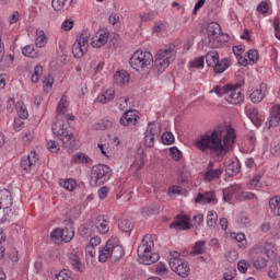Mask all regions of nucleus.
Instances as JSON below:
<instances>
[{"instance_id":"obj_53","label":"nucleus","mask_w":280,"mask_h":280,"mask_svg":"<svg viewBox=\"0 0 280 280\" xmlns=\"http://www.w3.org/2000/svg\"><path fill=\"white\" fill-rule=\"evenodd\" d=\"M190 67L195 69H202L205 67V56L197 57L194 61H190Z\"/></svg>"},{"instance_id":"obj_49","label":"nucleus","mask_w":280,"mask_h":280,"mask_svg":"<svg viewBox=\"0 0 280 280\" xmlns=\"http://www.w3.org/2000/svg\"><path fill=\"white\" fill-rule=\"evenodd\" d=\"M207 242L205 241H197L195 245L192 246V254L194 255H202L205 253V245Z\"/></svg>"},{"instance_id":"obj_55","label":"nucleus","mask_w":280,"mask_h":280,"mask_svg":"<svg viewBox=\"0 0 280 280\" xmlns=\"http://www.w3.org/2000/svg\"><path fill=\"white\" fill-rule=\"evenodd\" d=\"M43 73V66H36L34 69V73L31 77V81L33 84H36L38 82V77Z\"/></svg>"},{"instance_id":"obj_40","label":"nucleus","mask_w":280,"mask_h":280,"mask_svg":"<svg viewBox=\"0 0 280 280\" xmlns=\"http://www.w3.org/2000/svg\"><path fill=\"white\" fill-rule=\"evenodd\" d=\"M61 233H62V241L66 243L71 242V240H73L75 235V231L73 230V228L61 229Z\"/></svg>"},{"instance_id":"obj_64","label":"nucleus","mask_w":280,"mask_h":280,"mask_svg":"<svg viewBox=\"0 0 280 280\" xmlns=\"http://www.w3.org/2000/svg\"><path fill=\"white\" fill-rule=\"evenodd\" d=\"M280 20L278 16L275 18L273 20V30H275V36L280 40Z\"/></svg>"},{"instance_id":"obj_30","label":"nucleus","mask_w":280,"mask_h":280,"mask_svg":"<svg viewBox=\"0 0 280 280\" xmlns=\"http://www.w3.org/2000/svg\"><path fill=\"white\" fill-rule=\"evenodd\" d=\"M108 36H109L108 32L101 33L97 38V42H92V47H96V48L104 47V45L108 43Z\"/></svg>"},{"instance_id":"obj_51","label":"nucleus","mask_w":280,"mask_h":280,"mask_svg":"<svg viewBox=\"0 0 280 280\" xmlns=\"http://www.w3.org/2000/svg\"><path fill=\"white\" fill-rule=\"evenodd\" d=\"M170 154L173 161H180V159H183V152L179 151L177 147L170 148Z\"/></svg>"},{"instance_id":"obj_36","label":"nucleus","mask_w":280,"mask_h":280,"mask_svg":"<svg viewBox=\"0 0 280 280\" xmlns=\"http://www.w3.org/2000/svg\"><path fill=\"white\" fill-rule=\"evenodd\" d=\"M252 261H253V266H254V268H256V270L264 269L267 266V264H268L266 258H264L261 256L253 257Z\"/></svg>"},{"instance_id":"obj_59","label":"nucleus","mask_w":280,"mask_h":280,"mask_svg":"<svg viewBox=\"0 0 280 280\" xmlns=\"http://www.w3.org/2000/svg\"><path fill=\"white\" fill-rule=\"evenodd\" d=\"M56 280H73L71 276H69V271L67 269L61 270L59 273L55 276Z\"/></svg>"},{"instance_id":"obj_25","label":"nucleus","mask_w":280,"mask_h":280,"mask_svg":"<svg viewBox=\"0 0 280 280\" xmlns=\"http://www.w3.org/2000/svg\"><path fill=\"white\" fill-rule=\"evenodd\" d=\"M247 117L256 126V128L261 127V119H259V110L257 108L247 109Z\"/></svg>"},{"instance_id":"obj_37","label":"nucleus","mask_w":280,"mask_h":280,"mask_svg":"<svg viewBox=\"0 0 280 280\" xmlns=\"http://www.w3.org/2000/svg\"><path fill=\"white\" fill-rule=\"evenodd\" d=\"M253 104H259L260 102L264 101V97L266 95L264 94V91L261 89L255 90L250 95H249Z\"/></svg>"},{"instance_id":"obj_34","label":"nucleus","mask_w":280,"mask_h":280,"mask_svg":"<svg viewBox=\"0 0 280 280\" xmlns=\"http://www.w3.org/2000/svg\"><path fill=\"white\" fill-rule=\"evenodd\" d=\"M69 110V101H67V96H62L57 105L58 115H65Z\"/></svg>"},{"instance_id":"obj_45","label":"nucleus","mask_w":280,"mask_h":280,"mask_svg":"<svg viewBox=\"0 0 280 280\" xmlns=\"http://www.w3.org/2000/svg\"><path fill=\"white\" fill-rule=\"evenodd\" d=\"M115 100V90H107L100 98L101 104H106Z\"/></svg>"},{"instance_id":"obj_57","label":"nucleus","mask_w":280,"mask_h":280,"mask_svg":"<svg viewBox=\"0 0 280 280\" xmlns=\"http://www.w3.org/2000/svg\"><path fill=\"white\" fill-rule=\"evenodd\" d=\"M247 58L250 62H258L259 61V51L257 49H250L247 52Z\"/></svg>"},{"instance_id":"obj_19","label":"nucleus","mask_w":280,"mask_h":280,"mask_svg":"<svg viewBox=\"0 0 280 280\" xmlns=\"http://www.w3.org/2000/svg\"><path fill=\"white\" fill-rule=\"evenodd\" d=\"M69 264H71L72 268L77 270V272H83L84 271V264H82V260L80 259V256L78 254L71 253L68 256Z\"/></svg>"},{"instance_id":"obj_41","label":"nucleus","mask_w":280,"mask_h":280,"mask_svg":"<svg viewBox=\"0 0 280 280\" xmlns=\"http://www.w3.org/2000/svg\"><path fill=\"white\" fill-rule=\"evenodd\" d=\"M93 231H95V225L90 223L79 230L81 237H91L93 235Z\"/></svg>"},{"instance_id":"obj_32","label":"nucleus","mask_w":280,"mask_h":280,"mask_svg":"<svg viewBox=\"0 0 280 280\" xmlns=\"http://www.w3.org/2000/svg\"><path fill=\"white\" fill-rule=\"evenodd\" d=\"M229 89H231V84H226L224 86L222 85H215L210 93H215V95H218V97H222V95H228L229 93Z\"/></svg>"},{"instance_id":"obj_44","label":"nucleus","mask_w":280,"mask_h":280,"mask_svg":"<svg viewBox=\"0 0 280 280\" xmlns=\"http://www.w3.org/2000/svg\"><path fill=\"white\" fill-rule=\"evenodd\" d=\"M50 240L55 244H60L62 241V229L57 228L50 233Z\"/></svg>"},{"instance_id":"obj_6","label":"nucleus","mask_w":280,"mask_h":280,"mask_svg":"<svg viewBox=\"0 0 280 280\" xmlns=\"http://www.w3.org/2000/svg\"><path fill=\"white\" fill-rule=\"evenodd\" d=\"M152 62H154V57H152V52L143 50H137L129 60L130 67L135 71H141L145 69V67H150Z\"/></svg>"},{"instance_id":"obj_9","label":"nucleus","mask_w":280,"mask_h":280,"mask_svg":"<svg viewBox=\"0 0 280 280\" xmlns=\"http://www.w3.org/2000/svg\"><path fill=\"white\" fill-rule=\"evenodd\" d=\"M168 264L171 270L176 272L182 279H187V277H189L191 269L189 268V262L187 260L183 258H171Z\"/></svg>"},{"instance_id":"obj_26","label":"nucleus","mask_w":280,"mask_h":280,"mask_svg":"<svg viewBox=\"0 0 280 280\" xmlns=\"http://www.w3.org/2000/svg\"><path fill=\"white\" fill-rule=\"evenodd\" d=\"M224 170L222 167L215 168L214 171L206 172L203 174V178L206 183H211V180H215L222 176Z\"/></svg>"},{"instance_id":"obj_14","label":"nucleus","mask_w":280,"mask_h":280,"mask_svg":"<svg viewBox=\"0 0 280 280\" xmlns=\"http://www.w3.org/2000/svg\"><path fill=\"white\" fill-rule=\"evenodd\" d=\"M118 229L122 233L130 235V233H132L135 230V221L131 218L124 215L118 220Z\"/></svg>"},{"instance_id":"obj_15","label":"nucleus","mask_w":280,"mask_h":280,"mask_svg":"<svg viewBox=\"0 0 280 280\" xmlns=\"http://www.w3.org/2000/svg\"><path fill=\"white\" fill-rule=\"evenodd\" d=\"M36 163H38V155L36 154V152H31L28 156L22 158L20 165L22 170H24L25 172H30V170L34 167Z\"/></svg>"},{"instance_id":"obj_52","label":"nucleus","mask_w":280,"mask_h":280,"mask_svg":"<svg viewBox=\"0 0 280 280\" xmlns=\"http://www.w3.org/2000/svg\"><path fill=\"white\" fill-rule=\"evenodd\" d=\"M235 129H228L226 133L222 135V141L226 144L228 141H235Z\"/></svg>"},{"instance_id":"obj_58","label":"nucleus","mask_w":280,"mask_h":280,"mask_svg":"<svg viewBox=\"0 0 280 280\" xmlns=\"http://www.w3.org/2000/svg\"><path fill=\"white\" fill-rule=\"evenodd\" d=\"M165 27H167V23L165 22H155L152 31L155 32V34H161V32H163V30H165Z\"/></svg>"},{"instance_id":"obj_1","label":"nucleus","mask_w":280,"mask_h":280,"mask_svg":"<svg viewBox=\"0 0 280 280\" xmlns=\"http://www.w3.org/2000/svg\"><path fill=\"white\" fill-rule=\"evenodd\" d=\"M224 129L214 128L212 131H208L199 137L195 142V145L199 152H210L215 154V156H222L226 154V143L222 140V135Z\"/></svg>"},{"instance_id":"obj_18","label":"nucleus","mask_w":280,"mask_h":280,"mask_svg":"<svg viewBox=\"0 0 280 280\" xmlns=\"http://www.w3.org/2000/svg\"><path fill=\"white\" fill-rule=\"evenodd\" d=\"M196 205L199 202H203V205H211V202H215V192L209 191L206 194H198L197 197L195 198Z\"/></svg>"},{"instance_id":"obj_11","label":"nucleus","mask_w":280,"mask_h":280,"mask_svg":"<svg viewBox=\"0 0 280 280\" xmlns=\"http://www.w3.org/2000/svg\"><path fill=\"white\" fill-rule=\"evenodd\" d=\"M161 135V129L155 121L149 122L144 133V148H154V140Z\"/></svg>"},{"instance_id":"obj_21","label":"nucleus","mask_w":280,"mask_h":280,"mask_svg":"<svg viewBox=\"0 0 280 280\" xmlns=\"http://www.w3.org/2000/svg\"><path fill=\"white\" fill-rule=\"evenodd\" d=\"M240 170H242V164H240V160L232 161L225 167L226 176H229L230 178H233V176H237V174H240Z\"/></svg>"},{"instance_id":"obj_17","label":"nucleus","mask_w":280,"mask_h":280,"mask_svg":"<svg viewBox=\"0 0 280 280\" xmlns=\"http://www.w3.org/2000/svg\"><path fill=\"white\" fill-rule=\"evenodd\" d=\"M110 248L112 241H107L106 245L100 249L98 261H101V264H106L108 259L113 258Z\"/></svg>"},{"instance_id":"obj_28","label":"nucleus","mask_w":280,"mask_h":280,"mask_svg":"<svg viewBox=\"0 0 280 280\" xmlns=\"http://www.w3.org/2000/svg\"><path fill=\"white\" fill-rule=\"evenodd\" d=\"M270 210L273 215H280V196H276L269 200Z\"/></svg>"},{"instance_id":"obj_48","label":"nucleus","mask_w":280,"mask_h":280,"mask_svg":"<svg viewBox=\"0 0 280 280\" xmlns=\"http://www.w3.org/2000/svg\"><path fill=\"white\" fill-rule=\"evenodd\" d=\"M161 140L164 145H172L175 141L174 133H172V131H166L161 136Z\"/></svg>"},{"instance_id":"obj_62","label":"nucleus","mask_w":280,"mask_h":280,"mask_svg":"<svg viewBox=\"0 0 280 280\" xmlns=\"http://www.w3.org/2000/svg\"><path fill=\"white\" fill-rule=\"evenodd\" d=\"M49 152H52V154H56L57 152L60 151V144H58V142L54 141V140H50L48 142V145H47Z\"/></svg>"},{"instance_id":"obj_12","label":"nucleus","mask_w":280,"mask_h":280,"mask_svg":"<svg viewBox=\"0 0 280 280\" xmlns=\"http://www.w3.org/2000/svg\"><path fill=\"white\" fill-rule=\"evenodd\" d=\"M170 229L175 231H189L191 229V219L185 214H178L175 221L170 224Z\"/></svg>"},{"instance_id":"obj_61","label":"nucleus","mask_w":280,"mask_h":280,"mask_svg":"<svg viewBox=\"0 0 280 280\" xmlns=\"http://www.w3.org/2000/svg\"><path fill=\"white\" fill-rule=\"evenodd\" d=\"M73 24L74 22L72 19L65 20L61 24V30H63V32H71V30H73Z\"/></svg>"},{"instance_id":"obj_27","label":"nucleus","mask_w":280,"mask_h":280,"mask_svg":"<svg viewBox=\"0 0 280 280\" xmlns=\"http://www.w3.org/2000/svg\"><path fill=\"white\" fill-rule=\"evenodd\" d=\"M203 57L206 58L207 67H214L215 62L220 60L218 50L208 51Z\"/></svg>"},{"instance_id":"obj_31","label":"nucleus","mask_w":280,"mask_h":280,"mask_svg":"<svg viewBox=\"0 0 280 280\" xmlns=\"http://www.w3.org/2000/svg\"><path fill=\"white\" fill-rule=\"evenodd\" d=\"M37 37L35 39L36 47H45L47 45V36L45 35V32L43 30L36 31Z\"/></svg>"},{"instance_id":"obj_35","label":"nucleus","mask_w":280,"mask_h":280,"mask_svg":"<svg viewBox=\"0 0 280 280\" xmlns=\"http://www.w3.org/2000/svg\"><path fill=\"white\" fill-rule=\"evenodd\" d=\"M112 259H121L124 257V247L121 245H113L112 243Z\"/></svg>"},{"instance_id":"obj_56","label":"nucleus","mask_w":280,"mask_h":280,"mask_svg":"<svg viewBox=\"0 0 280 280\" xmlns=\"http://www.w3.org/2000/svg\"><path fill=\"white\" fill-rule=\"evenodd\" d=\"M237 223L240 226L248 228L250 226V218H248L246 214H240Z\"/></svg>"},{"instance_id":"obj_54","label":"nucleus","mask_w":280,"mask_h":280,"mask_svg":"<svg viewBox=\"0 0 280 280\" xmlns=\"http://www.w3.org/2000/svg\"><path fill=\"white\" fill-rule=\"evenodd\" d=\"M170 272V269L167 268V265L165 262H159L155 267V275H167Z\"/></svg>"},{"instance_id":"obj_39","label":"nucleus","mask_w":280,"mask_h":280,"mask_svg":"<svg viewBox=\"0 0 280 280\" xmlns=\"http://www.w3.org/2000/svg\"><path fill=\"white\" fill-rule=\"evenodd\" d=\"M22 54L26 58H38V51L34 49V45H28L22 48Z\"/></svg>"},{"instance_id":"obj_22","label":"nucleus","mask_w":280,"mask_h":280,"mask_svg":"<svg viewBox=\"0 0 280 280\" xmlns=\"http://www.w3.org/2000/svg\"><path fill=\"white\" fill-rule=\"evenodd\" d=\"M241 189H242V186L237 184L223 189V201L229 202L233 200V195L237 194V191H240Z\"/></svg>"},{"instance_id":"obj_2","label":"nucleus","mask_w":280,"mask_h":280,"mask_svg":"<svg viewBox=\"0 0 280 280\" xmlns=\"http://www.w3.org/2000/svg\"><path fill=\"white\" fill-rule=\"evenodd\" d=\"M154 247V241L150 234L143 236L141 245L138 246L137 253L139 261L144 266H151V264H156L161 256L156 253L152 254V248Z\"/></svg>"},{"instance_id":"obj_29","label":"nucleus","mask_w":280,"mask_h":280,"mask_svg":"<svg viewBox=\"0 0 280 280\" xmlns=\"http://www.w3.org/2000/svg\"><path fill=\"white\" fill-rule=\"evenodd\" d=\"M215 224H218V212L210 210L207 215V226L215 229Z\"/></svg>"},{"instance_id":"obj_24","label":"nucleus","mask_w":280,"mask_h":280,"mask_svg":"<svg viewBox=\"0 0 280 280\" xmlns=\"http://www.w3.org/2000/svg\"><path fill=\"white\" fill-rule=\"evenodd\" d=\"M213 67V71L217 74L220 73H224V71H226V69H229L231 67V65L229 63V59L228 58H223V59H218V61L215 62Z\"/></svg>"},{"instance_id":"obj_46","label":"nucleus","mask_w":280,"mask_h":280,"mask_svg":"<svg viewBox=\"0 0 280 280\" xmlns=\"http://www.w3.org/2000/svg\"><path fill=\"white\" fill-rule=\"evenodd\" d=\"M44 92L49 93V91L54 88V77L51 74H47L44 80Z\"/></svg>"},{"instance_id":"obj_33","label":"nucleus","mask_w":280,"mask_h":280,"mask_svg":"<svg viewBox=\"0 0 280 280\" xmlns=\"http://www.w3.org/2000/svg\"><path fill=\"white\" fill-rule=\"evenodd\" d=\"M189 178H191V173L189 172V170H187V167L183 166L179 170L178 183H180L183 185L185 183H188Z\"/></svg>"},{"instance_id":"obj_47","label":"nucleus","mask_w":280,"mask_h":280,"mask_svg":"<svg viewBox=\"0 0 280 280\" xmlns=\"http://www.w3.org/2000/svg\"><path fill=\"white\" fill-rule=\"evenodd\" d=\"M137 154L140 156L138 162V170H143V166L145 165V149L143 147L138 148Z\"/></svg>"},{"instance_id":"obj_60","label":"nucleus","mask_w":280,"mask_h":280,"mask_svg":"<svg viewBox=\"0 0 280 280\" xmlns=\"http://www.w3.org/2000/svg\"><path fill=\"white\" fill-rule=\"evenodd\" d=\"M279 121H280L279 116H275L273 114H271L269 121L267 122V127L277 128V126H279Z\"/></svg>"},{"instance_id":"obj_20","label":"nucleus","mask_w":280,"mask_h":280,"mask_svg":"<svg viewBox=\"0 0 280 280\" xmlns=\"http://www.w3.org/2000/svg\"><path fill=\"white\" fill-rule=\"evenodd\" d=\"M12 207V194L10 191L4 190L0 192V209H10Z\"/></svg>"},{"instance_id":"obj_8","label":"nucleus","mask_w":280,"mask_h":280,"mask_svg":"<svg viewBox=\"0 0 280 280\" xmlns=\"http://www.w3.org/2000/svg\"><path fill=\"white\" fill-rule=\"evenodd\" d=\"M89 38H91V31L84 30L77 38V43L72 46V54L74 58H82L89 49Z\"/></svg>"},{"instance_id":"obj_7","label":"nucleus","mask_w":280,"mask_h":280,"mask_svg":"<svg viewBox=\"0 0 280 280\" xmlns=\"http://www.w3.org/2000/svg\"><path fill=\"white\" fill-rule=\"evenodd\" d=\"M207 36L208 38L205 42V45L211 47V49H215L222 45V39L220 36H224L222 34V27L218 24V22H211L207 26Z\"/></svg>"},{"instance_id":"obj_4","label":"nucleus","mask_w":280,"mask_h":280,"mask_svg":"<svg viewBox=\"0 0 280 280\" xmlns=\"http://www.w3.org/2000/svg\"><path fill=\"white\" fill-rule=\"evenodd\" d=\"M113 171L106 164L94 165L90 171V185L91 187H100L110 180Z\"/></svg>"},{"instance_id":"obj_13","label":"nucleus","mask_w":280,"mask_h":280,"mask_svg":"<svg viewBox=\"0 0 280 280\" xmlns=\"http://www.w3.org/2000/svg\"><path fill=\"white\" fill-rule=\"evenodd\" d=\"M139 119V110L129 109L126 110L119 119L120 126H137Z\"/></svg>"},{"instance_id":"obj_38","label":"nucleus","mask_w":280,"mask_h":280,"mask_svg":"<svg viewBox=\"0 0 280 280\" xmlns=\"http://www.w3.org/2000/svg\"><path fill=\"white\" fill-rule=\"evenodd\" d=\"M232 240L238 243V248H245L246 246V235L244 233H231Z\"/></svg>"},{"instance_id":"obj_42","label":"nucleus","mask_w":280,"mask_h":280,"mask_svg":"<svg viewBox=\"0 0 280 280\" xmlns=\"http://www.w3.org/2000/svg\"><path fill=\"white\" fill-rule=\"evenodd\" d=\"M72 161L74 163L89 164V163H91V158L89 155H86L85 153H75L72 156Z\"/></svg>"},{"instance_id":"obj_23","label":"nucleus","mask_w":280,"mask_h":280,"mask_svg":"<svg viewBox=\"0 0 280 280\" xmlns=\"http://www.w3.org/2000/svg\"><path fill=\"white\" fill-rule=\"evenodd\" d=\"M94 229H97L98 233H101L102 235H106V233L110 231V228L108 226V221H106L104 217H97Z\"/></svg>"},{"instance_id":"obj_5","label":"nucleus","mask_w":280,"mask_h":280,"mask_svg":"<svg viewBox=\"0 0 280 280\" xmlns=\"http://www.w3.org/2000/svg\"><path fill=\"white\" fill-rule=\"evenodd\" d=\"M60 129H57L52 126V132L58 137V139L63 143V148L68 150V152H73V150H78L80 148V142L73 133H69L67 129H65V125L59 126Z\"/></svg>"},{"instance_id":"obj_16","label":"nucleus","mask_w":280,"mask_h":280,"mask_svg":"<svg viewBox=\"0 0 280 280\" xmlns=\"http://www.w3.org/2000/svg\"><path fill=\"white\" fill-rule=\"evenodd\" d=\"M115 84L126 86L130 82V74L126 70H119L114 74Z\"/></svg>"},{"instance_id":"obj_50","label":"nucleus","mask_w":280,"mask_h":280,"mask_svg":"<svg viewBox=\"0 0 280 280\" xmlns=\"http://www.w3.org/2000/svg\"><path fill=\"white\" fill-rule=\"evenodd\" d=\"M77 185L78 184L73 179H63L60 182V186L63 187V189H67V191H73Z\"/></svg>"},{"instance_id":"obj_3","label":"nucleus","mask_w":280,"mask_h":280,"mask_svg":"<svg viewBox=\"0 0 280 280\" xmlns=\"http://www.w3.org/2000/svg\"><path fill=\"white\" fill-rule=\"evenodd\" d=\"M176 60V46L172 45L168 48H163L155 55L154 71L161 75L172 62Z\"/></svg>"},{"instance_id":"obj_63","label":"nucleus","mask_w":280,"mask_h":280,"mask_svg":"<svg viewBox=\"0 0 280 280\" xmlns=\"http://www.w3.org/2000/svg\"><path fill=\"white\" fill-rule=\"evenodd\" d=\"M65 3H67V0H52L51 7L58 12L65 8Z\"/></svg>"},{"instance_id":"obj_43","label":"nucleus","mask_w":280,"mask_h":280,"mask_svg":"<svg viewBox=\"0 0 280 280\" xmlns=\"http://www.w3.org/2000/svg\"><path fill=\"white\" fill-rule=\"evenodd\" d=\"M18 115L20 119H27L30 117V114L27 113V108H25V105L21 102H18L15 105Z\"/></svg>"},{"instance_id":"obj_10","label":"nucleus","mask_w":280,"mask_h":280,"mask_svg":"<svg viewBox=\"0 0 280 280\" xmlns=\"http://www.w3.org/2000/svg\"><path fill=\"white\" fill-rule=\"evenodd\" d=\"M243 84L244 81H241L234 85L231 84V88H229L228 94L225 96L226 102L234 104V106H237V104H242V102H244V94L241 91Z\"/></svg>"}]
</instances>
